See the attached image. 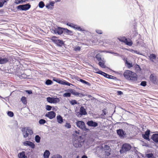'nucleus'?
<instances>
[{
    "label": "nucleus",
    "instance_id": "60",
    "mask_svg": "<svg viewBox=\"0 0 158 158\" xmlns=\"http://www.w3.org/2000/svg\"><path fill=\"white\" fill-rule=\"evenodd\" d=\"M102 111H103V113L104 114V115H106V112L104 110H103Z\"/></svg>",
    "mask_w": 158,
    "mask_h": 158
},
{
    "label": "nucleus",
    "instance_id": "50",
    "mask_svg": "<svg viewBox=\"0 0 158 158\" xmlns=\"http://www.w3.org/2000/svg\"><path fill=\"white\" fill-rule=\"evenodd\" d=\"M96 32L99 34H102V31L100 30H97Z\"/></svg>",
    "mask_w": 158,
    "mask_h": 158
},
{
    "label": "nucleus",
    "instance_id": "16",
    "mask_svg": "<svg viewBox=\"0 0 158 158\" xmlns=\"http://www.w3.org/2000/svg\"><path fill=\"white\" fill-rule=\"evenodd\" d=\"M23 144L24 145L29 146L32 148H35V144L29 141H25L23 142Z\"/></svg>",
    "mask_w": 158,
    "mask_h": 158
},
{
    "label": "nucleus",
    "instance_id": "4",
    "mask_svg": "<svg viewBox=\"0 0 158 158\" xmlns=\"http://www.w3.org/2000/svg\"><path fill=\"white\" fill-rule=\"evenodd\" d=\"M75 139L74 140L73 142V144L75 148L80 147L81 146V144L83 143L84 142L83 140L81 139V136H79V137H77V139L75 138Z\"/></svg>",
    "mask_w": 158,
    "mask_h": 158
},
{
    "label": "nucleus",
    "instance_id": "49",
    "mask_svg": "<svg viewBox=\"0 0 158 158\" xmlns=\"http://www.w3.org/2000/svg\"><path fill=\"white\" fill-rule=\"evenodd\" d=\"M146 82L145 81H142L140 84V85L143 86H146Z\"/></svg>",
    "mask_w": 158,
    "mask_h": 158
},
{
    "label": "nucleus",
    "instance_id": "3",
    "mask_svg": "<svg viewBox=\"0 0 158 158\" xmlns=\"http://www.w3.org/2000/svg\"><path fill=\"white\" fill-rule=\"evenodd\" d=\"M23 137L25 138L27 137L29 135H32L33 132V131L29 127H23L22 130Z\"/></svg>",
    "mask_w": 158,
    "mask_h": 158
},
{
    "label": "nucleus",
    "instance_id": "6",
    "mask_svg": "<svg viewBox=\"0 0 158 158\" xmlns=\"http://www.w3.org/2000/svg\"><path fill=\"white\" fill-rule=\"evenodd\" d=\"M149 80L150 82L152 84H158V78L154 73H152L150 75Z\"/></svg>",
    "mask_w": 158,
    "mask_h": 158
},
{
    "label": "nucleus",
    "instance_id": "53",
    "mask_svg": "<svg viewBox=\"0 0 158 158\" xmlns=\"http://www.w3.org/2000/svg\"><path fill=\"white\" fill-rule=\"evenodd\" d=\"M64 83L63 85H68V86H70V85L71 84L70 83H69V82H64Z\"/></svg>",
    "mask_w": 158,
    "mask_h": 158
},
{
    "label": "nucleus",
    "instance_id": "37",
    "mask_svg": "<svg viewBox=\"0 0 158 158\" xmlns=\"http://www.w3.org/2000/svg\"><path fill=\"white\" fill-rule=\"evenodd\" d=\"M65 127L67 128H70L71 127L70 124L68 122H66L65 125Z\"/></svg>",
    "mask_w": 158,
    "mask_h": 158
},
{
    "label": "nucleus",
    "instance_id": "54",
    "mask_svg": "<svg viewBox=\"0 0 158 158\" xmlns=\"http://www.w3.org/2000/svg\"><path fill=\"white\" fill-rule=\"evenodd\" d=\"M54 2H50V3H49V4L50 5V6H51V7H52L53 8V7L54 6Z\"/></svg>",
    "mask_w": 158,
    "mask_h": 158
},
{
    "label": "nucleus",
    "instance_id": "8",
    "mask_svg": "<svg viewBox=\"0 0 158 158\" xmlns=\"http://www.w3.org/2000/svg\"><path fill=\"white\" fill-rule=\"evenodd\" d=\"M31 7V5L29 3L25 5H20L18 6L17 9L22 10H27Z\"/></svg>",
    "mask_w": 158,
    "mask_h": 158
},
{
    "label": "nucleus",
    "instance_id": "27",
    "mask_svg": "<svg viewBox=\"0 0 158 158\" xmlns=\"http://www.w3.org/2000/svg\"><path fill=\"white\" fill-rule=\"evenodd\" d=\"M64 32H66L67 34L72 35V31L70 30H69L67 28H64Z\"/></svg>",
    "mask_w": 158,
    "mask_h": 158
},
{
    "label": "nucleus",
    "instance_id": "36",
    "mask_svg": "<svg viewBox=\"0 0 158 158\" xmlns=\"http://www.w3.org/2000/svg\"><path fill=\"white\" fill-rule=\"evenodd\" d=\"M70 103L71 104L73 105L77 104V101L75 100H72L70 101Z\"/></svg>",
    "mask_w": 158,
    "mask_h": 158
},
{
    "label": "nucleus",
    "instance_id": "26",
    "mask_svg": "<svg viewBox=\"0 0 158 158\" xmlns=\"http://www.w3.org/2000/svg\"><path fill=\"white\" fill-rule=\"evenodd\" d=\"M56 118L57 119V122L59 123H61L63 122L62 118L60 115L57 116Z\"/></svg>",
    "mask_w": 158,
    "mask_h": 158
},
{
    "label": "nucleus",
    "instance_id": "62",
    "mask_svg": "<svg viewBox=\"0 0 158 158\" xmlns=\"http://www.w3.org/2000/svg\"><path fill=\"white\" fill-rule=\"evenodd\" d=\"M119 92H120V93H122L121 91H120Z\"/></svg>",
    "mask_w": 158,
    "mask_h": 158
},
{
    "label": "nucleus",
    "instance_id": "14",
    "mask_svg": "<svg viewBox=\"0 0 158 158\" xmlns=\"http://www.w3.org/2000/svg\"><path fill=\"white\" fill-rule=\"evenodd\" d=\"M66 24L67 25L78 30L80 31H83L80 27H78L76 25H75L73 23H68Z\"/></svg>",
    "mask_w": 158,
    "mask_h": 158
},
{
    "label": "nucleus",
    "instance_id": "59",
    "mask_svg": "<svg viewBox=\"0 0 158 158\" xmlns=\"http://www.w3.org/2000/svg\"><path fill=\"white\" fill-rule=\"evenodd\" d=\"M8 0H2V2H4V4L6 2L8 1Z\"/></svg>",
    "mask_w": 158,
    "mask_h": 158
},
{
    "label": "nucleus",
    "instance_id": "43",
    "mask_svg": "<svg viewBox=\"0 0 158 158\" xmlns=\"http://www.w3.org/2000/svg\"><path fill=\"white\" fill-rule=\"evenodd\" d=\"M8 115L10 117H12L14 116L13 113L10 111H8L7 113Z\"/></svg>",
    "mask_w": 158,
    "mask_h": 158
},
{
    "label": "nucleus",
    "instance_id": "56",
    "mask_svg": "<svg viewBox=\"0 0 158 158\" xmlns=\"http://www.w3.org/2000/svg\"><path fill=\"white\" fill-rule=\"evenodd\" d=\"M4 2H1L0 1V7H2L4 4Z\"/></svg>",
    "mask_w": 158,
    "mask_h": 158
},
{
    "label": "nucleus",
    "instance_id": "17",
    "mask_svg": "<svg viewBox=\"0 0 158 158\" xmlns=\"http://www.w3.org/2000/svg\"><path fill=\"white\" fill-rule=\"evenodd\" d=\"M151 139L155 143H158V134L155 133L153 134L151 137Z\"/></svg>",
    "mask_w": 158,
    "mask_h": 158
},
{
    "label": "nucleus",
    "instance_id": "1",
    "mask_svg": "<svg viewBox=\"0 0 158 158\" xmlns=\"http://www.w3.org/2000/svg\"><path fill=\"white\" fill-rule=\"evenodd\" d=\"M123 75L125 78L128 80L134 82L137 80L136 74L130 70H126Z\"/></svg>",
    "mask_w": 158,
    "mask_h": 158
},
{
    "label": "nucleus",
    "instance_id": "22",
    "mask_svg": "<svg viewBox=\"0 0 158 158\" xmlns=\"http://www.w3.org/2000/svg\"><path fill=\"white\" fill-rule=\"evenodd\" d=\"M105 62L103 60V59L101 61H99L98 64L102 68H106V66L105 64Z\"/></svg>",
    "mask_w": 158,
    "mask_h": 158
},
{
    "label": "nucleus",
    "instance_id": "46",
    "mask_svg": "<svg viewBox=\"0 0 158 158\" xmlns=\"http://www.w3.org/2000/svg\"><path fill=\"white\" fill-rule=\"evenodd\" d=\"M52 107L49 105H47L46 106V109L47 110H51Z\"/></svg>",
    "mask_w": 158,
    "mask_h": 158
},
{
    "label": "nucleus",
    "instance_id": "23",
    "mask_svg": "<svg viewBox=\"0 0 158 158\" xmlns=\"http://www.w3.org/2000/svg\"><path fill=\"white\" fill-rule=\"evenodd\" d=\"M18 156L19 158H25L26 157L25 152L23 151L19 153L18 154Z\"/></svg>",
    "mask_w": 158,
    "mask_h": 158
},
{
    "label": "nucleus",
    "instance_id": "9",
    "mask_svg": "<svg viewBox=\"0 0 158 158\" xmlns=\"http://www.w3.org/2000/svg\"><path fill=\"white\" fill-rule=\"evenodd\" d=\"M47 101L51 103H56L60 101V99L57 98L47 97L46 98Z\"/></svg>",
    "mask_w": 158,
    "mask_h": 158
},
{
    "label": "nucleus",
    "instance_id": "45",
    "mask_svg": "<svg viewBox=\"0 0 158 158\" xmlns=\"http://www.w3.org/2000/svg\"><path fill=\"white\" fill-rule=\"evenodd\" d=\"M146 156L148 158H150L151 157H152L153 156V155L152 153H149L146 154Z\"/></svg>",
    "mask_w": 158,
    "mask_h": 158
},
{
    "label": "nucleus",
    "instance_id": "34",
    "mask_svg": "<svg viewBox=\"0 0 158 158\" xmlns=\"http://www.w3.org/2000/svg\"><path fill=\"white\" fill-rule=\"evenodd\" d=\"M39 6L40 8H43L44 6V2L42 1L40 2L39 4Z\"/></svg>",
    "mask_w": 158,
    "mask_h": 158
},
{
    "label": "nucleus",
    "instance_id": "32",
    "mask_svg": "<svg viewBox=\"0 0 158 158\" xmlns=\"http://www.w3.org/2000/svg\"><path fill=\"white\" fill-rule=\"evenodd\" d=\"M80 81L83 83L87 85H88L90 86V83L83 79H80Z\"/></svg>",
    "mask_w": 158,
    "mask_h": 158
},
{
    "label": "nucleus",
    "instance_id": "40",
    "mask_svg": "<svg viewBox=\"0 0 158 158\" xmlns=\"http://www.w3.org/2000/svg\"><path fill=\"white\" fill-rule=\"evenodd\" d=\"M46 121L44 119H40L39 121V123L40 124H44L46 123Z\"/></svg>",
    "mask_w": 158,
    "mask_h": 158
},
{
    "label": "nucleus",
    "instance_id": "51",
    "mask_svg": "<svg viewBox=\"0 0 158 158\" xmlns=\"http://www.w3.org/2000/svg\"><path fill=\"white\" fill-rule=\"evenodd\" d=\"M46 7L48 9H52V7H51V6H50L49 4H47L46 6Z\"/></svg>",
    "mask_w": 158,
    "mask_h": 158
},
{
    "label": "nucleus",
    "instance_id": "13",
    "mask_svg": "<svg viewBox=\"0 0 158 158\" xmlns=\"http://www.w3.org/2000/svg\"><path fill=\"white\" fill-rule=\"evenodd\" d=\"M64 28L61 27L55 28L54 30V32L56 34L57 33L59 35H60L63 33V31L64 32Z\"/></svg>",
    "mask_w": 158,
    "mask_h": 158
},
{
    "label": "nucleus",
    "instance_id": "2",
    "mask_svg": "<svg viewBox=\"0 0 158 158\" xmlns=\"http://www.w3.org/2000/svg\"><path fill=\"white\" fill-rule=\"evenodd\" d=\"M131 146L130 144L126 143H124L123 144L121 147L119 152L121 154L126 153L131 150Z\"/></svg>",
    "mask_w": 158,
    "mask_h": 158
},
{
    "label": "nucleus",
    "instance_id": "30",
    "mask_svg": "<svg viewBox=\"0 0 158 158\" xmlns=\"http://www.w3.org/2000/svg\"><path fill=\"white\" fill-rule=\"evenodd\" d=\"M95 57L97 60L99 61H101L102 60V59L101 55L99 53L96 55Z\"/></svg>",
    "mask_w": 158,
    "mask_h": 158
},
{
    "label": "nucleus",
    "instance_id": "29",
    "mask_svg": "<svg viewBox=\"0 0 158 158\" xmlns=\"http://www.w3.org/2000/svg\"><path fill=\"white\" fill-rule=\"evenodd\" d=\"M53 80L60 84H64V81L61 80L60 79H59L58 78L53 79Z\"/></svg>",
    "mask_w": 158,
    "mask_h": 158
},
{
    "label": "nucleus",
    "instance_id": "41",
    "mask_svg": "<svg viewBox=\"0 0 158 158\" xmlns=\"http://www.w3.org/2000/svg\"><path fill=\"white\" fill-rule=\"evenodd\" d=\"M62 156L59 155H53L52 157V158H61Z\"/></svg>",
    "mask_w": 158,
    "mask_h": 158
},
{
    "label": "nucleus",
    "instance_id": "15",
    "mask_svg": "<svg viewBox=\"0 0 158 158\" xmlns=\"http://www.w3.org/2000/svg\"><path fill=\"white\" fill-rule=\"evenodd\" d=\"M116 131L118 135L120 137H124L126 134L125 132L122 129L117 130Z\"/></svg>",
    "mask_w": 158,
    "mask_h": 158
},
{
    "label": "nucleus",
    "instance_id": "38",
    "mask_svg": "<svg viewBox=\"0 0 158 158\" xmlns=\"http://www.w3.org/2000/svg\"><path fill=\"white\" fill-rule=\"evenodd\" d=\"M104 148L106 151H109L110 149V147L109 146L107 145H105L104 146Z\"/></svg>",
    "mask_w": 158,
    "mask_h": 158
},
{
    "label": "nucleus",
    "instance_id": "25",
    "mask_svg": "<svg viewBox=\"0 0 158 158\" xmlns=\"http://www.w3.org/2000/svg\"><path fill=\"white\" fill-rule=\"evenodd\" d=\"M50 154V152L48 150H46L44 154V158H48Z\"/></svg>",
    "mask_w": 158,
    "mask_h": 158
},
{
    "label": "nucleus",
    "instance_id": "42",
    "mask_svg": "<svg viewBox=\"0 0 158 158\" xmlns=\"http://www.w3.org/2000/svg\"><path fill=\"white\" fill-rule=\"evenodd\" d=\"M126 64L127 65V66L128 68H130L133 66L132 63H130L127 61H126Z\"/></svg>",
    "mask_w": 158,
    "mask_h": 158
},
{
    "label": "nucleus",
    "instance_id": "24",
    "mask_svg": "<svg viewBox=\"0 0 158 158\" xmlns=\"http://www.w3.org/2000/svg\"><path fill=\"white\" fill-rule=\"evenodd\" d=\"M96 73L99 74H100L102 75H103L105 77L107 78L108 77V76L109 74H107L106 73L100 70H98L97 72H96Z\"/></svg>",
    "mask_w": 158,
    "mask_h": 158
},
{
    "label": "nucleus",
    "instance_id": "55",
    "mask_svg": "<svg viewBox=\"0 0 158 158\" xmlns=\"http://www.w3.org/2000/svg\"><path fill=\"white\" fill-rule=\"evenodd\" d=\"M114 77L113 76L109 75L107 78L109 79H113Z\"/></svg>",
    "mask_w": 158,
    "mask_h": 158
},
{
    "label": "nucleus",
    "instance_id": "35",
    "mask_svg": "<svg viewBox=\"0 0 158 158\" xmlns=\"http://www.w3.org/2000/svg\"><path fill=\"white\" fill-rule=\"evenodd\" d=\"M52 83V81L51 80L49 79L47 80L45 82L46 84L48 85H51Z\"/></svg>",
    "mask_w": 158,
    "mask_h": 158
},
{
    "label": "nucleus",
    "instance_id": "18",
    "mask_svg": "<svg viewBox=\"0 0 158 158\" xmlns=\"http://www.w3.org/2000/svg\"><path fill=\"white\" fill-rule=\"evenodd\" d=\"M87 125L90 127H96L98 126V124L97 123L94 122L92 120L88 121L87 122Z\"/></svg>",
    "mask_w": 158,
    "mask_h": 158
},
{
    "label": "nucleus",
    "instance_id": "7",
    "mask_svg": "<svg viewBox=\"0 0 158 158\" xmlns=\"http://www.w3.org/2000/svg\"><path fill=\"white\" fill-rule=\"evenodd\" d=\"M77 126L84 131H86L87 129L86 128L85 123L81 121H78L76 122Z\"/></svg>",
    "mask_w": 158,
    "mask_h": 158
},
{
    "label": "nucleus",
    "instance_id": "20",
    "mask_svg": "<svg viewBox=\"0 0 158 158\" xmlns=\"http://www.w3.org/2000/svg\"><path fill=\"white\" fill-rule=\"evenodd\" d=\"M70 92L72 94L75 96H81L82 94L77 92L75 89H72L70 90Z\"/></svg>",
    "mask_w": 158,
    "mask_h": 158
},
{
    "label": "nucleus",
    "instance_id": "52",
    "mask_svg": "<svg viewBox=\"0 0 158 158\" xmlns=\"http://www.w3.org/2000/svg\"><path fill=\"white\" fill-rule=\"evenodd\" d=\"M105 155L107 156H109L110 155V153L109 152V151H105Z\"/></svg>",
    "mask_w": 158,
    "mask_h": 158
},
{
    "label": "nucleus",
    "instance_id": "44",
    "mask_svg": "<svg viewBox=\"0 0 158 158\" xmlns=\"http://www.w3.org/2000/svg\"><path fill=\"white\" fill-rule=\"evenodd\" d=\"M27 76L25 74L23 73L21 75L20 78L21 79H25L27 78Z\"/></svg>",
    "mask_w": 158,
    "mask_h": 158
},
{
    "label": "nucleus",
    "instance_id": "48",
    "mask_svg": "<svg viewBox=\"0 0 158 158\" xmlns=\"http://www.w3.org/2000/svg\"><path fill=\"white\" fill-rule=\"evenodd\" d=\"M64 96L66 97H70L71 96V93H64Z\"/></svg>",
    "mask_w": 158,
    "mask_h": 158
},
{
    "label": "nucleus",
    "instance_id": "10",
    "mask_svg": "<svg viewBox=\"0 0 158 158\" xmlns=\"http://www.w3.org/2000/svg\"><path fill=\"white\" fill-rule=\"evenodd\" d=\"M87 114V113L86 112V110L84 107L81 106L80 108V112H77V115L79 117L80 115L81 116L86 115Z\"/></svg>",
    "mask_w": 158,
    "mask_h": 158
},
{
    "label": "nucleus",
    "instance_id": "61",
    "mask_svg": "<svg viewBox=\"0 0 158 158\" xmlns=\"http://www.w3.org/2000/svg\"><path fill=\"white\" fill-rule=\"evenodd\" d=\"M134 51L135 53H137V51Z\"/></svg>",
    "mask_w": 158,
    "mask_h": 158
},
{
    "label": "nucleus",
    "instance_id": "57",
    "mask_svg": "<svg viewBox=\"0 0 158 158\" xmlns=\"http://www.w3.org/2000/svg\"><path fill=\"white\" fill-rule=\"evenodd\" d=\"M26 92H27L29 94H31L32 93L31 91V90H27L26 91Z\"/></svg>",
    "mask_w": 158,
    "mask_h": 158
},
{
    "label": "nucleus",
    "instance_id": "39",
    "mask_svg": "<svg viewBox=\"0 0 158 158\" xmlns=\"http://www.w3.org/2000/svg\"><path fill=\"white\" fill-rule=\"evenodd\" d=\"M118 40L120 41L124 42L125 40H127V38L125 37H123L118 39Z\"/></svg>",
    "mask_w": 158,
    "mask_h": 158
},
{
    "label": "nucleus",
    "instance_id": "5",
    "mask_svg": "<svg viewBox=\"0 0 158 158\" xmlns=\"http://www.w3.org/2000/svg\"><path fill=\"white\" fill-rule=\"evenodd\" d=\"M51 40L52 42L59 46H62L64 44L63 40L57 39V37L56 36H52Z\"/></svg>",
    "mask_w": 158,
    "mask_h": 158
},
{
    "label": "nucleus",
    "instance_id": "11",
    "mask_svg": "<svg viewBox=\"0 0 158 158\" xmlns=\"http://www.w3.org/2000/svg\"><path fill=\"white\" fill-rule=\"evenodd\" d=\"M150 131L149 129H147V131L145 132L144 134H142L143 137L145 139H146L148 141L150 140L149 138V135L150 134Z\"/></svg>",
    "mask_w": 158,
    "mask_h": 158
},
{
    "label": "nucleus",
    "instance_id": "19",
    "mask_svg": "<svg viewBox=\"0 0 158 158\" xmlns=\"http://www.w3.org/2000/svg\"><path fill=\"white\" fill-rule=\"evenodd\" d=\"M9 61V59L8 58H2L1 57H0V64H3Z\"/></svg>",
    "mask_w": 158,
    "mask_h": 158
},
{
    "label": "nucleus",
    "instance_id": "28",
    "mask_svg": "<svg viewBox=\"0 0 158 158\" xmlns=\"http://www.w3.org/2000/svg\"><path fill=\"white\" fill-rule=\"evenodd\" d=\"M149 57L150 59L152 61L154 62L153 60H155L156 59V56L155 54H152L150 55Z\"/></svg>",
    "mask_w": 158,
    "mask_h": 158
},
{
    "label": "nucleus",
    "instance_id": "33",
    "mask_svg": "<svg viewBox=\"0 0 158 158\" xmlns=\"http://www.w3.org/2000/svg\"><path fill=\"white\" fill-rule=\"evenodd\" d=\"M40 138L38 135H36L35 136V140L37 143H39L40 142Z\"/></svg>",
    "mask_w": 158,
    "mask_h": 158
},
{
    "label": "nucleus",
    "instance_id": "47",
    "mask_svg": "<svg viewBox=\"0 0 158 158\" xmlns=\"http://www.w3.org/2000/svg\"><path fill=\"white\" fill-rule=\"evenodd\" d=\"M81 47L79 46L76 47L74 48V50L76 51H80L81 50Z\"/></svg>",
    "mask_w": 158,
    "mask_h": 158
},
{
    "label": "nucleus",
    "instance_id": "12",
    "mask_svg": "<svg viewBox=\"0 0 158 158\" xmlns=\"http://www.w3.org/2000/svg\"><path fill=\"white\" fill-rule=\"evenodd\" d=\"M56 114L53 111H51L48 112L46 114L45 116L48 118L50 119H52L56 116Z\"/></svg>",
    "mask_w": 158,
    "mask_h": 158
},
{
    "label": "nucleus",
    "instance_id": "21",
    "mask_svg": "<svg viewBox=\"0 0 158 158\" xmlns=\"http://www.w3.org/2000/svg\"><path fill=\"white\" fill-rule=\"evenodd\" d=\"M127 45H128L129 46H131L132 45L133 43L131 39H127V40H125L124 42Z\"/></svg>",
    "mask_w": 158,
    "mask_h": 158
},
{
    "label": "nucleus",
    "instance_id": "58",
    "mask_svg": "<svg viewBox=\"0 0 158 158\" xmlns=\"http://www.w3.org/2000/svg\"><path fill=\"white\" fill-rule=\"evenodd\" d=\"M81 158H87V157L85 155H83L82 156Z\"/></svg>",
    "mask_w": 158,
    "mask_h": 158
},
{
    "label": "nucleus",
    "instance_id": "31",
    "mask_svg": "<svg viewBox=\"0 0 158 158\" xmlns=\"http://www.w3.org/2000/svg\"><path fill=\"white\" fill-rule=\"evenodd\" d=\"M21 101L24 104L26 105L27 103V99L26 97H22L21 99Z\"/></svg>",
    "mask_w": 158,
    "mask_h": 158
}]
</instances>
